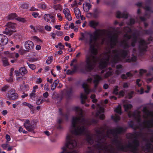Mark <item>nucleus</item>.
I'll use <instances>...</instances> for the list:
<instances>
[{"instance_id":"51","label":"nucleus","mask_w":153,"mask_h":153,"mask_svg":"<svg viewBox=\"0 0 153 153\" xmlns=\"http://www.w3.org/2000/svg\"><path fill=\"white\" fill-rule=\"evenodd\" d=\"M113 73L111 71H108L106 72L105 74V77L108 78L112 75Z\"/></svg>"},{"instance_id":"11","label":"nucleus","mask_w":153,"mask_h":153,"mask_svg":"<svg viewBox=\"0 0 153 153\" xmlns=\"http://www.w3.org/2000/svg\"><path fill=\"white\" fill-rule=\"evenodd\" d=\"M8 42V39L7 37L3 34H0V51L3 50L4 45Z\"/></svg>"},{"instance_id":"5","label":"nucleus","mask_w":153,"mask_h":153,"mask_svg":"<svg viewBox=\"0 0 153 153\" xmlns=\"http://www.w3.org/2000/svg\"><path fill=\"white\" fill-rule=\"evenodd\" d=\"M119 45L120 47L123 48L120 50L119 51L120 57L123 59L127 58L126 59L125 62L130 63L136 61L137 56L134 55L132 54L131 58H129L130 56L129 54L130 51L128 49L130 47V46L127 42L126 39H123L120 41L119 42Z\"/></svg>"},{"instance_id":"44","label":"nucleus","mask_w":153,"mask_h":153,"mask_svg":"<svg viewBox=\"0 0 153 153\" xmlns=\"http://www.w3.org/2000/svg\"><path fill=\"white\" fill-rule=\"evenodd\" d=\"M27 64L28 65V67L32 70H33L36 69V66L32 64H30L28 62H27Z\"/></svg>"},{"instance_id":"37","label":"nucleus","mask_w":153,"mask_h":153,"mask_svg":"<svg viewBox=\"0 0 153 153\" xmlns=\"http://www.w3.org/2000/svg\"><path fill=\"white\" fill-rule=\"evenodd\" d=\"M99 11L97 8H96L94 10L93 16L95 18H97L99 15Z\"/></svg>"},{"instance_id":"18","label":"nucleus","mask_w":153,"mask_h":153,"mask_svg":"<svg viewBox=\"0 0 153 153\" xmlns=\"http://www.w3.org/2000/svg\"><path fill=\"white\" fill-rule=\"evenodd\" d=\"M63 109L62 108H59V114L61 115L62 117L64 118L65 119L68 120L69 115V112L67 111L66 113H63L62 112Z\"/></svg>"},{"instance_id":"42","label":"nucleus","mask_w":153,"mask_h":153,"mask_svg":"<svg viewBox=\"0 0 153 153\" xmlns=\"http://www.w3.org/2000/svg\"><path fill=\"white\" fill-rule=\"evenodd\" d=\"M123 30L126 33H131L132 32V29L131 28L128 27H124Z\"/></svg>"},{"instance_id":"3","label":"nucleus","mask_w":153,"mask_h":153,"mask_svg":"<svg viewBox=\"0 0 153 153\" xmlns=\"http://www.w3.org/2000/svg\"><path fill=\"white\" fill-rule=\"evenodd\" d=\"M81 119L80 117H73L71 121V126L73 129L71 130V132L76 136L85 135L87 143L91 145L93 143L94 141L92 136L88 129L84 126L76 125L77 122L80 121Z\"/></svg>"},{"instance_id":"57","label":"nucleus","mask_w":153,"mask_h":153,"mask_svg":"<svg viewBox=\"0 0 153 153\" xmlns=\"http://www.w3.org/2000/svg\"><path fill=\"white\" fill-rule=\"evenodd\" d=\"M144 9L146 11H151L153 13V11L151 10L150 7L149 6H146L144 7Z\"/></svg>"},{"instance_id":"47","label":"nucleus","mask_w":153,"mask_h":153,"mask_svg":"<svg viewBox=\"0 0 153 153\" xmlns=\"http://www.w3.org/2000/svg\"><path fill=\"white\" fill-rule=\"evenodd\" d=\"M73 110L77 113H79L80 112L82 113V109L79 107H74L73 108Z\"/></svg>"},{"instance_id":"12","label":"nucleus","mask_w":153,"mask_h":153,"mask_svg":"<svg viewBox=\"0 0 153 153\" xmlns=\"http://www.w3.org/2000/svg\"><path fill=\"white\" fill-rule=\"evenodd\" d=\"M142 150L146 152H149L153 150V145L151 143H146L141 147Z\"/></svg>"},{"instance_id":"13","label":"nucleus","mask_w":153,"mask_h":153,"mask_svg":"<svg viewBox=\"0 0 153 153\" xmlns=\"http://www.w3.org/2000/svg\"><path fill=\"white\" fill-rule=\"evenodd\" d=\"M24 46L27 51L30 52L34 48V45L32 41L27 40L25 42Z\"/></svg>"},{"instance_id":"29","label":"nucleus","mask_w":153,"mask_h":153,"mask_svg":"<svg viewBox=\"0 0 153 153\" xmlns=\"http://www.w3.org/2000/svg\"><path fill=\"white\" fill-rule=\"evenodd\" d=\"M128 125L129 126L133 129L134 130H135L139 128L138 126H135L134 125V123L133 121H130L128 123Z\"/></svg>"},{"instance_id":"9","label":"nucleus","mask_w":153,"mask_h":153,"mask_svg":"<svg viewBox=\"0 0 153 153\" xmlns=\"http://www.w3.org/2000/svg\"><path fill=\"white\" fill-rule=\"evenodd\" d=\"M16 26V24L10 22H8L7 24L6 25H5L7 27L5 28V30L4 33L7 35L10 36L14 31Z\"/></svg>"},{"instance_id":"49","label":"nucleus","mask_w":153,"mask_h":153,"mask_svg":"<svg viewBox=\"0 0 153 153\" xmlns=\"http://www.w3.org/2000/svg\"><path fill=\"white\" fill-rule=\"evenodd\" d=\"M134 94V92L133 91H131L128 94V99H131L133 96Z\"/></svg>"},{"instance_id":"43","label":"nucleus","mask_w":153,"mask_h":153,"mask_svg":"<svg viewBox=\"0 0 153 153\" xmlns=\"http://www.w3.org/2000/svg\"><path fill=\"white\" fill-rule=\"evenodd\" d=\"M44 20L47 22H49L50 21L49 16V14H45L44 16Z\"/></svg>"},{"instance_id":"2","label":"nucleus","mask_w":153,"mask_h":153,"mask_svg":"<svg viewBox=\"0 0 153 153\" xmlns=\"http://www.w3.org/2000/svg\"><path fill=\"white\" fill-rule=\"evenodd\" d=\"M125 131L124 128L121 126H118L114 129H109L107 131V136L108 138H110V134L113 135L114 139L112 140L113 143L118 144L117 149L118 151H121L128 153H138L137 150L140 145L139 141L134 140L132 141V143H129L126 145H124L120 143L118 139V134H120Z\"/></svg>"},{"instance_id":"39","label":"nucleus","mask_w":153,"mask_h":153,"mask_svg":"<svg viewBox=\"0 0 153 153\" xmlns=\"http://www.w3.org/2000/svg\"><path fill=\"white\" fill-rule=\"evenodd\" d=\"M111 118L114 120L115 123H117L118 121L120 120V116H116L114 117L113 116L111 117Z\"/></svg>"},{"instance_id":"31","label":"nucleus","mask_w":153,"mask_h":153,"mask_svg":"<svg viewBox=\"0 0 153 153\" xmlns=\"http://www.w3.org/2000/svg\"><path fill=\"white\" fill-rule=\"evenodd\" d=\"M123 107L126 111H128V109H131L132 107V105L131 104H126L124 105Z\"/></svg>"},{"instance_id":"63","label":"nucleus","mask_w":153,"mask_h":153,"mask_svg":"<svg viewBox=\"0 0 153 153\" xmlns=\"http://www.w3.org/2000/svg\"><path fill=\"white\" fill-rule=\"evenodd\" d=\"M5 139L6 140V143L9 141L11 139L10 136L8 134H7L5 136Z\"/></svg>"},{"instance_id":"54","label":"nucleus","mask_w":153,"mask_h":153,"mask_svg":"<svg viewBox=\"0 0 153 153\" xmlns=\"http://www.w3.org/2000/svg\"><path fill=\"white\" fill-rule=\"evenodd\" d=\"M10 146V145L8 144L7 143L6 144H3L1 145V147L4 150H5L7 149V147Z\"/></svg>"},{"instance_id":"32","label":"nucleus","mask_w":153,"mask_h":153,"mask_svg":"<svg viewBox=\"0 0 153 153\" xmlns=\"http://www.w3.org/2000/svg\"><path fill=\"white\" fill-rule=\"evenodd\" d=\"M20 88L24 92L27 91L29 90V88L27 85H21Z\"/></svg>"},{"instance_id":"64","label":"nucleus","mask_w":153,"mask_h":153,"mask_svg":"<svg viewBox=\"0 0 153 153\" xmlns=\"http://www.w3.org/2000/svg\"><path fill=\"white\" fill-rule=\"evenodd\" d=\"M58 45L59 46V48L61 50H62L64 48L65 46L62 45L61 43L59 42L58 44Z\"/></svg>"},{"instance_id":"4","label":"nucleus","mask_w":153,"mask_h":153,"mask_svg":"<svg viewBox=\"0 0 153 153\" xmlns=\"http://www.w3.org/2000/svg\"><path fill=\"white\" fill-rule=\"evenodd\" d=\"M97 143L94 144V146L97 149L99 150V153H101L100 150L105 151V153H118L112 146L107 144L106 142L107 134H102L101 135L97 136Z\"/></svg>"},{"instance_id":"14","label":"nucleus","mask_w":153,"mask_h":153,"mask_svg":"<svg viewBox=\"0 0 153 153\" xmlns=\"http://www.w3.org/2000/svg\"><path fill=\"white\" fill-rule=\"evenodd\" d=\"M94 78V79L93 82L94 84V88L95 89H96L97 88L100 81L101 79V78L98 74L95 75Z\"/></svg>"},{"instance_id":"59","label":"nucleus","mask_w":153,"mask_h":153,"mask_svg":"<svg viewBox=\"0 0 153 153\" xmlns=\"http://www.w3.org/2000/svg\"><path fill=\"white\" fill-rule=\"evenodd\" d=\"M124 37L126 38L128 40L130 39L131 38V35H128L127 33L125 34L123 36Z\"/></svg>"},{"instance_id":"7","label":"nucleus","mask_w":153,"mask_h":153,"mask_svg":"<svg viewBox=\"0 0 153 153\" xmlns=\"http://www.w3.org/2000/svg\"><path fill=\"white\" fill-rule=\"evenodd\" d=\"M153 40V37L150 36L148 39L149 42H147L144 39H141L139 42L138 49L141 55L143 54L144 52L147 51L148 45L150 43V42Z\"/></svg>"},{"instance_id":"38","label":"nucleus","mask_w":153,"mask_h":153,"mask_svg":"<svg viewBox=\"0 0 153 153\" xmlns=\"http://www.w3.org/2000/svg\"><path fill=\"white\" fill-rule=\"evenodd\" d=\"M17 16L16 14L13 13H11L10 15H9L8 16V19L9 20H12L13 19L15 18H16L17 17Z\"/></svg>"},{"instance_id":"46","label":"nucleus","mask_w":153,"mask_h":153,"mask_svg":"<svg viewBox=\"0 0 153 153\" xmlns=\"http://www.w3.org/2000/svg\"><path fill=\"white\" fill-rule=\"evenodd\" d=\"M28 5L26 3H22L20 7L21 8L24 9H27V8Z\"/></svg>"},{"instance_id":"19","label":"nucleus","mask_w":153,"mask_h":153,"mask_svg":"<svg viewBox=\"0 0 153 153\" xmlns=\"http://www.w3.org/2000/svg\"><path fill=\"white\" fill-rule=\"evenodd\" d=\"M77 59H73L71 61V63L70 65L71 66H73V69L72 70L73 71L74 73L76 72L77 70L78 67L76 65H74V62H77Z\"/></svg>"},{"instance_id":"27","label":"nucleus","mask_w":153,"mask_h":153,"mask_svg":"<svg viewBox=\"0 0 153 153\" xmlns=\"http://www.w3.org/2000/svg\"><path fill=\"white\" fill-rule=\"evenodd\" d=\"M99 24L98 22H96L94 21H91L89 23L90 26L92 27L96 28V27Z\"/></svg>"},{"instance_id":"6","label":"nucleus","mask_w":153,"mask_h":153,"mask_svg":"<svg viewBox=\"0 0 153 153\" xmlns=\"http://www.w3.org/2000/svg\"><path fill=\"white\" fill-rule=\"evenodd\" d=\"M66 143L65 146L62 148V151L60 153H77L76 150L71 151L67 152L66 148L73 149L76 147L77 146V141L76 140L72 137V135H68L66 137Z\"/></svg>"},{"instance_id":"52","label":"nucleus","mask_w":153,"mask_h":153,"mask_svg":"<svg viewBox=\"0 0 153 153\" xmlns=\"http://www.w3.org/2000/svg\"><path fill=\"white\" fill-rule=\"evenodd\" d=\"M146 72L147 71L146 70L141 69H140L139 73L140 75L142 76L144 73Z\"/></svg>"},{"instance_id":"25","label":"nucleus","mask_w":153,"mask_h":153,"mask_svg":"<svg viewBox=\"0 0 153 153\" xmlns=\"http://www.w3.org/2000/svg\"><path fill=\"white\" fill-rule=\"evenodd\" d=\"M25 128L29 131H32L34 129V126L33 124L30 123L27 126H25Z\"/></svg>"},{"instance_id":"16","label":"nucleus","mask_w":153,"mask_h":153,"mask_svg":"<svg viewBox=\"0 0 153 153\" xmlns=\"http://www.w3.org/2000/svg\"><path fill=\"white\" fill-rule=\"evenodd\" d=\"M116 15L117 17L119 19L121 18L127 19L128 16V13L124 12L121 13L119 11L117 12Z\"/></svg>"},{"instance_id":"24","label":"nucleus","mask_w":153,"mask_h":153,"mask_svg":"<svg viewBox=\"0 0 153 153\" xmlns=\"http://www.w3.org/2000/svg\"><path fill=\"white\" fill-rule=\"evenodd\" d=\"M143 112L147 116L150 115L153 117V112L151 111H149L146 107H144L143 108Z\"/></svg>"},{"instance_id":"40","label":"nucleus","mask_w":153,"mask_h":153,"mask_svg":"<svg viewBox=\"0 0 153 153\" xmlns=\"http://www.w3.org/2000/svg\"><path fill=\"white\" fill-rule=\"evenodd\" d=\"M103 112L104 110L102 109H100L99 110L97 111L95 114V117L96 118L98 117L100 114L102 112Z\"/></svg>"},{"instance_id":"55","label":"nucleus","mask_w":153,"mask_h":153,"mask_svg":"<svg viewBox=\"0 0 153 153\" xmlns=\"http://www.w3.org/2000/svg\"><path fill=\"white\" fill-rule=\"evenodd\" d=\"M85 6L88 7V9H86V11L87 12L89 11L92 6L91 5L90 3H86Z\"/></svg>"},{"instance_id":"26","label":"nucleus","mask_w":153,"mask_h":153,"mask_svg":"<svg viewBox=\"0 0 153 153\" xmlns=\"http://www.w3.org/2000/svg\"><path fill=\"white\" fill-rule=\"evenodd\" d=\"M108 65V63L105 62H101L99 64V66L100 68L103 69H107L106 67Z\"/></svg>"},{"instance_id":"20","label":"nucleus","mask_w":153,"mask_h":153,"mask_svg":"<svg viewBox=\"0 0 153 153\" xmlns=\"http://www.w3.org/2000/svg\"><path fill=\"white\" fill-rule=\"evenodd\" d=\"M82 87L84 89L85 92L87 94H88L90 92V90L88 88L86 83H84L82 85Z\"/></svg>"},{"instance_id":"50","label":"nucleus","mask_w":153,"mask_h":153,"mask_svg":"<svg viewBox=\"0 0 153 153\" xmlns=\"http://www.w3.org/2000/svg\"><path fill=\"white\" fill-rule=\"evenodd\" d=\"M9 86L7 85H5L4 86L1 88V91L3 92H5L7 91L9 88Z\"/></svg>"},{"instance_id":"35","label":"nucleus","mask_w":153,"mask_h":153,"mask_svg":"<svg viewBox=\"0 0 153 153\" xmlns=\"http://www.w3.org/2000/svg\"><path fill=\"white\" fill-rule=\"evenodd\" d=\"M73 89L72 88H71L69 90H67L66 91V94L68 98H69L72 94Z\"/></svg>"},{"instance_id":"33","label":"nucleus","mask_w":153,"mask_h":153,"mask_svg":"<svg viewBox=\"0 0 153 153\" xmlns=\"http://www.w3.org/2000/svg\"><path fill=\"white\" fill-rule=\"evenodd\" d=\"M38 7L42 9H44L46 8V4L43 2H41L38 4Z\"/></svg>"},{"instance_id":"10","label":"nucleus","mask_w":153,"mask_h":153,"mask_svg":"<svg viewBox=\"0 0 153 153\" xmlns=\"http://www.w3.org/2000/svg\"><path fill=\"white\" fill-rule=\"evenodd\" d=\"M108 39L110 40V46L111 49H113L116 45L117 37L115 35H112L109 33H108Z\"/></svg>"},{"instance_id":"61","label":"nucleus","mask_w":153,"mask_h":153,"mask_svg":"<svg viewBox=\"0 0 153 153\" xmlns=\"http://www.w3.org/2000/svg\"><path fill=\"white\" fill-rule=\"evenodd\" d=\"M135 23V21L134 19L131 18L130 19L129 25H131L134 24Z\"/></svg>"},{"instance_id":"1","label":"nucleus","mask_w":153,"mask_h":153,"mask_svg":"<svg viewBox=\"0 0 153 153\" xmlns=\"http://www.w3.org/2000/svg\"><path fill=\"white\" fill-rule=\"evenodd\" d=\"M100 31V30L96 29L93 34L88 33L90 37L89 42V51L91 53L86 54L85 61L80 64L81 68V71L83 73L90 72L94 69V64L96 62L95 55L97 54L98 51L97 49L95 48L94 44H92V43L96 42L99 38Z\"/></svg>"},{"instance_id":"22","label":"nucleus","mask_w":153,"mask_h":153,"mask_svg":"<svg viewBox=\"0 0 153 153\" xmlns=\"http://www.w3.org/2000/svg\"><path fill=\"white\" fill-rule=\"evenodd\" d=\"M1 60L3 65L4 67H6L9 65V63L8 61V59L6 57H3L2 58Z\"/></svg>"},{"instance_id":"56","label":"nucleus","mask_w":153,"mask_h":153,"mask_svg":"<svg viewBox=\"0 0 153 153\" xmlns=\"http://www.w3.org/2000/svg\"><path fill=\"white\" fill-rule=\"evenodd\" d=\"M56 35L59 36H61L63 34L62 32L57 30L56 31Z\"/></svg>"},{"instance_id":"15","label":"nucleus","mask_w":153,"mask_h":153,"mask_svg":"<svg viewBox=\"0 0 153 153\" xmlns=\"http://www.w3.org/2000/svg\"><path fill=\"white\" fill-rule=\"evenodd\" d=\"M63 11L66 19L69 21L71 20L72 18L71 16L70 12L69 9L67 8L64 9Z\"/></svg>"},{"instance_id":"62","label":"nucleus","mask_w":153,"mask_h":153,"mask_svg":"<svg viewBox=\"0 0 153 153\" xmlns=\"http://www.w3.org/2000/svg\"><path fill=\"white\" fill-rule=\"evenodd\" d=\"M33 39L35 41L38 42H42V41L37 36H33Z\"/></svg>"},{"instance_id":"41","label":"nucleus","mask_w":153,"mask_h":153,"mask_svg":"<svg viewBox=\"0 0 153 153\" xmlns=\"http://www.w3.org/2000/svg\"><path fill=\"white\" fill-rule=\"evenodd\" d=\"M74 11L76 17V15L78 16L79 14H80V11L79 9L77 7H76L74 8Z\"/></svg>"},{"instance_id":"28","label":"nucleus","mask_w":153,"mask_h":153,"mask_svg":"<svg viewBox=\"0 0 153 153\" xmlns=\"http://www.w3.org/2000/svg\"><path fill=\"white\" fill-rule=\"evenodd\" d=\"M142 33L144 34L151 35L153 33V30L151 28L147 30H143L142 31Z\"/></svg>"},{"instance_id":"45","label":"nucleus","mask_w":153,"mask_h":153,"mask_svg":"<svg viewBox=\"0 0 153 153\" xmlns=\"http://www.w3.org/2000/svg\"><path fill=\"white\" fill-rule=\"evenodd\" d=\"M36 95V93H31L30 95V98L32 99L33 100H35Z\"/></svg>"},{"instance_id":"58","label":"nucleus","mask_w":153,"mask_h":153,"mask_svg":"<svg viewBox=\"0 0 153 153\" xmlns=\"http://www.w3.org/2000/svg\"><path fill=\"white\" fill-rule=\"evenodd\" d=\"M26 51V50L20 48L19 51V52L21 54L23 55L25 54Z\"/></svg>"},{"instance_id":"30","label":"nucleus","mask_w":153,"mask_h":153,"mask_svg":"<svg viewBox=\"0 0 153 153\" xmlns=\"http://www.w3.org/2000/svg\"><path fill=\"white\" fill-rule=\"evenodd\" d=\"M51 7L56 10H59L61 11L62 10V6L60 4H54Z\"/></svg>"},{"instance_id":"60","label":"nucleus","mask_w":153,"mask_h":153,"mask_svg":"<svg viewBox=\"0 0 153 153\" xmlns=\"http://www.w3.org/2000/svg\"><path fill=\"white\" fill-rule=\"evenodd\" d=\"M137 38L135 34H134V37L131 40V41L137 43Z\"/></svg>"},{"instance_id":"34","label":"nucleus","mask_w":153,"mask_h":153,"mask_svg":"<svg viewBox=\"0 0 153 153\" xmlns=\"http://www.w3.org/2000/svg\"><path fill=\"white\" fill-rule=\"evenodd\" d=\"M19 56V55L18 53H10L8 55V56L12 58H14L16 57V58H18Z\"/></svg>"},{"instance_id":"36","label":"nucleus","mask_w":153,"mask_h":153,"mask_svg":"<svg viewBox=\"0 0 153 153\" xmlns=\"http://www.w3.org/2000/svg\"><path fill=\"white\" fill-rule=\"evenodd\" d=\"M115 112L116 113L121 114H122L121 108L120 105H119L114 110Z\"/></svg>"},{"instance_id":"17","label":"nucleus","mask_w":153,"mask_h":153,"mask_svg":"<svg viewBox=\"0 0 153 153\" xmlns=\"http://www.w3.org/2000/svg\"><path fill=\"white\" fill-rule=\"evenodd\" d=\"M7 97L9 100H14L18 98V95L16 93H10Z\"/></svg>"},{"instance_id":"48","label":"nucleus","mask_w":153,"mask_h":153,"mask_svg":"<svg viewBox=\"0 0 153 153\" xmlns=\"http://www.w3.org/2000/svg\"><path fill=\"white\" fill-rule=\"evenodd\" d=\"M140 112H139V113L137 115V117L136 118H135L136 120L139 123H141V116L140 115Z\"/></svg>"},{"instance_id":"21","label":"nucleus","mask_w":153,"mask_h":153,"mask_svg":"<svg viewBox=\"0 0 153 153\" xmlns=\"http://www.w3.org/2000/svg\"><path fill=\"white\" fill-rule=\"evenodd\" d=\"M19 71L20 74L22 76L25 75L28 72L25 67H21L19 69Z\"/></svg>"},{"instance_id":"23","label":"nucleus","mask_w":153,"mask_h":153,"mask_svg":"<svg viewBox=\"0 0 153 153\" xmlns=\"http://www.w3.org/2000/svg\"><path fill=\"white\" fill-rule=\"evenodd\" d=\"M143 124L144 125V126L146 128L147 130H148V131L149 132H151V134L152 135V137H153V130L151 129V128H152L153 127H151V126L150 125H149V124H148L146 123H143Z\"/></svg>"},{"instance_id":"8","label":"nucleus","mask_w":153,"mask_h":153,"mask_svg":"<svg viewBox=\"0 0 153 153\" xmlns=\"http://www.w3.org/2000/svg\"><path fill=\"white\" fill-rule=\"evenodd\" d=\"M112 53L114 54V57H112L111 59V61L113 64L112 67H114V64L120 62H122V59L120 57L119 51L117 50L114 49L112 50Z\"/></svg>"},{"instance_id":"53","label":"nucleus","mask_w":153,"mask_h":153,"mask_svg":"<svg viewBox=\"0 0 153 153\" xmlns=\"http://www.w3.org/2000/svg\"><path fill=\"white\" fill-rule=\"evenodd\" d=\"M125 92L124 91L122 90L119 92V96L118 98H120L121 97H123L124 96Z\"/></svg>"}]
</instances>
